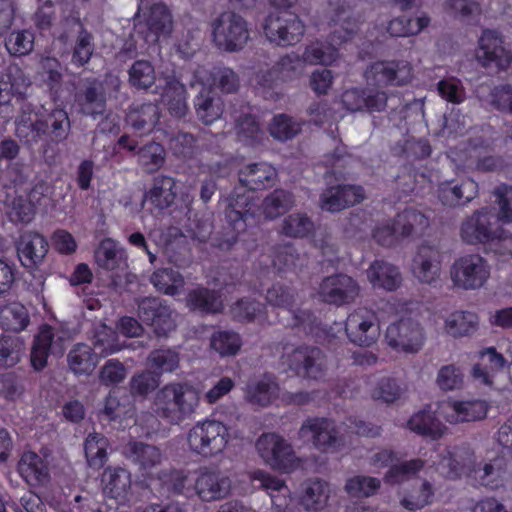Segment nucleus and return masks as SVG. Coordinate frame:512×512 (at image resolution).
I'll use <instances>...</instances> for the list:
<instances>
[{"instance_id":"f257e3e1","label":"nucleus","mask_w":512,"mask_h":512,"mask_svg":"<svg viewBox=\"0 0 512 512\" xmlns=\"http://www.w3.org/2000/svg\"><path fill=\"white\" fill-rule=\"evenodd\" d=\"M71 132V121L65 109L55 108L48 114L23 108L15 118V136L29 150H33L44 136L51 143L67 140Z\"/></svg>"},{"instance_id":"f03ea898","label":"nucleus","mask_w":512,"mask_h":512,"mask_svg":"<svg viewBox=\"0 0 512 512\" xmlns=\"http://www.w3.org/2000/svg\"><path fill=\"white\" fill-rule=\"evenodd\" d=\"M511 188L505 184L496 187L493 191L495 202L499 206V213L493 209L483 207L467 216L460 226V237L468 244H486L494 242L499 235V221L509 223L512 221V208L509 205L508 194Z\"/></svg>"},{"instance_id":"7ed1b4c3","label":"nucleus","mask_w":512,"mask_h":512,"mask_svg":"<svg viewBox=\"0 0 512 512\" xmlns=\"http://www.w3.org/2000/svg\"><path fill=\"white\" fill-rule=\"evenodd\" d=\"M199 403L198 392L186 383H169L160 388L154 397L156 415L170 424H179L194 413Z\"/></svg>"},{"instance_id":"20e7f679","label":"nucleus","mask_w":512,"mask_h":512,"mask_svg":"<svg viewBox=\"0 0 512 512\" xmlns=\"http://www.w3.org/2000/svg\"><path fill=\"white\" fill-rule=\"evenodd\" d=\"M122 81L119 76L106 73L103 79L89 77L82 79L75 94L79 112L96 119L102 116L108 99H116L120 93Z\"/></svg>"},{"instance_id":"39448f33","label":"nucleus","mask_w":512,"mask_h":512,"mask_svg":"<svg viewBox=\"0 0 512 512\" xmlns=\"http://www.w3.org/2000/svg\"><path fill=\"white\" fill-rule=\"evenodd\" d=\"M276 349L280 353V365L295 375L309 379L322 378L327 370V358L321 349L315 346H297L282 341Z\"/></svg>"},{"instance_id":"423d86ee","label":"nucleus","mask_w":512,"mask_h":512,"mask_svg":"<svg viewBox=\"0 0 512 512\" xmlns=\"http://www.w3.org/2000/svg\"><path fill=\"white\" fill-rule=\"evenodd\" d=\"M173 26L172 13L165 4L140 1L134 16V27L146 42L156 43L161 38L169 37Z\"/></svg>"},{"instance_id":"0eeeda50","label":"nucleus","mask_w":512,"mask_h":512,"mask_svg":"<svg viewBox=\"0 0 512 512\" xmlns=\"http://www.w3.org/2000/svg\"><path fill=\"white\" fill-rule=\"evenodd\" d=\"M229 439L230 435L226 425L212 419L197 422L187 434L190 450L205 458L221 454Z\"/></svg>"},{"instance_id":"6e6552de","label":"nucleus","mask_w":512,"mask_h":512,"mask_svg":"<svg viewBox=\"0 0 512 512\" xmlns=\"http://www.w3.org/2000/svg\"><path fill=\"white\" fill-rule=\"evenodd\" d=\"M211 28L214 44L226 52L242 50L250 39L247 21L234 11L220 13L211 22Z\"/></svg>"},{"instance_id":"1a4fd4ad","label":"nucleus","mask_w":512,"mask_h":512,"mask_svg":"<svg viewBox=\"0 0 512 512\" xmlns=\"http://www.w3.org/2000/svg\"><path fill=\"white\" fill-rule=\"evenodd\" d=\"M251 204L252 199L249 195L234 191L225 210L227 227L216 238L215 245L218 248L230 250L237 243L239 234L246 230L247 221L254 217L250 212Z\"/></svg>"},{"instance_id":"9d476101","label":"nucleus","mask_w":512,"mask_h":512,"mask_svg":"<svg viewBox=\"0 0 512 512\" xmlns=\"http://www.w3.org/2000/svg\"><path fill=\"white\" fill-rule=\"evenodd\" d=\"M189 86L192 89L199 88L194 99L198 120L205 125L218 120L224 112V103L212 86L208 85V70L203 67L194 70L189 79Z\"/></svg>"},{"instance_id":"9b49d317","label":"nucleus","mask_w":512,"mask_h":512,"mask_svg":"<svg viewBox=\"0 0 512 512\" xmlns=\"http://www.w3.org/2000/svg\"><path fill=\"white\" fill-rule=\"evenodd\" d=\"M385 340L398 352L414 354L419 352L425 343V329L414 318H401L387 327Z\"/></svg>"},{"instance_id":"f8f14e48","label":"nucleus","mask_w":512,"mask_h":512,"mask_svg":"<svg viewBox=\"0 0 512 512\" xmlns=\"http://www.w3.org/2000/svg\"><path fill=\"white\" fill-rule=\"evenodd\" d=\"M453 283L462 289H478L490 276L487 261L479 254H469L455 260L451 267Z\"/></svg>"},{"instance_id":"ddd939ff","label":"nucleus","mask_w":512,"mask_h":512,"mask_svg":"<svg viewBox=\"0 0 512 512\" xmlns=\"http://www.w3.org/2000/svg\"><path fill=\"white\" fill-rule=\"evenodd\" d=\"M348 339L355 345L369 347L380 337V324L371 309L359 307L351 312L345 322Z\"/></svg>"},{"instance_id":"4468645a","label":"nucleus","mask_w":512,"mask_h":512,"mask_svg":"<svg viewBox=\"0 0 512 512\" xmlns=\"http://www.w3.org/2000/svg\"><path fill=\"white\" fill-rule=\"evenodd\" d=\"M298 436L303 442L312 443L315 448L323 452L335 450L341 443L334 422L323 417L307 418L302 423Z\"/></svg>"},{"instance_id":"2eb2a0df","label":"nucleus","mask_w":512,"mask_h":512,"mask_svg":"<svg viewBox=\"0 0 512 512\" xmlns=\"http://www.w3.org/2000/svg\"><path fill=\"white\" fill-rule=\"evenodd\" d=\"M267 39L279 46H289L297 43L304 34V24L295 15H269L263 26Z\"/></svg>"},{"instance_id":"dca6fc26","label":"nucleus","mask_w":512,"mask_h":512,"mask_svg":"<svg viewBox=\"0 0 512 512\" xmlns=\"http://www.w3.org/2000/svg\"><path fill=\"white\" fill-rule=\"evenodd\" d=\"M138 317L151 326L157 336H166L174 330L172 310L156 297H143L137 300Z\"/></svg>"},{"instance_id":"f3484780","label":"nucleus","mask_w":512,"mask_h":512,"mask_svg":"<svg viewBox=\"0 0 512 512\" xmlns=\"http://www.w3.org/2000/svg\"><path fill=\"white\" fill-rule=\"evenodd\" d=\"M359 286L350 276L337 274L324 278L319 287L322 301L337 306L355 301Z\"/></svg>"},{"instance_id":"a211bd4d","label":"nucleus","mask_w":512,"mask_h":512,"mask_svg":"<svg viewBox=\"0 0 512 512\" xmlns=\"http://www.w3.org/2000/svg\"><path fill=\"white\" fill-rule=\"evenodd\" d=\"M256 449L266 463L277 469H287L294 462V452L281 436L274 433L261 435Z\"/></svg>"},{"instance_id":"6ab92c4d","label":"nucleus","mask_w":512,"mask_h":512,"mask_svg":"<svg viewBox=\"0 0 512 512\" xmlns=\"http://www.w3.org/2000/svg\"><path fill=\"white\" fill-rule=\"evenodd\" d=\"M304 61L295 53L282 56L270 69L257 75L258 84L271 88L280 82H289L300 78L304 72Z\"/></svg>"},{"instance_id":"aec40b11","label":"nucleus","mask_w":512,"mask_h":512,"mask_svg":"<svg viewBox=\"0 0 512 512\" xmlns=\"http://www.w3.org/2000/svg\"><path fill=\"white\" fill-rule=\"evenodd\" d=\"M441 272V252L434 245L422 244L412 260V273L421 283L432 285Z\"/></svg>"},{"instance_id":"412c9836","label":"nucleus","mask_w":512,"mask_h":512,"mask_svg":"<svg viewBox=\"0 0 512 512\" xmlns=\"http://www.w3.org/2000/svg\"><path fill=\"white\" fill-rule=\"evenodd\" d=\"M231 479L220 470L205 469L197 477L194 488L202 501L224 499L231 491Z\"/></svg>"},{"instance_id":"4be33fe9","label":"nucleus","mask_w":512,"mask_h":512,"mask_svg":"<svg viewBox=\"0 0 512 512\" xmlns=\"http://www.w3.org/2000/svg\"><path fill=\"white\" fill-rule=\"evenodd\" d=\"M476 58L485 67L495 64L501 69L506 68L511 61V55L503 46L502 38L494 30H485L482 33Z\"/></svg>"},{"instance_id":"5701e85b","label":"nucleus","mask_w":512,"mask_h":512,"mask_svg":"<svg viewBox=\"0 0 512 512\" xmlns=\"http://www.w3.org/2000/svg\"><path fill=\"white\" fill-rule=\"evenodd\" d=\"M16 248L21 264L32 269L43 262L48 252V242L39 233L26 231L19 237Z\"/></svg>"},{"instance_id":"b1692460","label":"nucleus","mask_w":512,"mask_h":512,"mask_svg":"<svg viewBox=\"0 0 512 512\" xmlns=\"http://www.w3.org/2000/svg\"><path fill=\"white\" fill-rule=\"evenodd\" d=\"M439 201L447 207L463 206L471 202L478 194V184L472 179L461 182L444 181L437 189Z\"/></svg>"},{"instance_id":"393cba45","label":"nucleus","mask_w":512,"mask_h":512,"mask_svg":"<svg viewBox=\"0 0 512 512\" xmlns=\"http://www.w3.org/2000/svg\"><path fill=\"white\" fill-rule=\"evenodd\" d=\"M364 199L362 187L339 185L328 188L320 198L321 208L329 212H338L353 206Z\"/></svg>"},{"instance_id":"a878e982","label":"nucleus","mask_w":512,"mask_h":512,"mask_svg":"<svg viewBox=\"0 0 512 512\" xmlns=\"http://www.w3.org/2000/svg\"><path fill=\"white\" fill-rule=\"evenodd\" d=\"M332 21L336 28L331 34V40L340 44L358 31L359 14L350 1H339L335 4Z\"/></svg>"},{"instance_id":"bb28decb","label":"nucleus","mask_w":512,"mask_h":512,"mask_svg":"<svg viewBox=\"0 0 512 512\" xmlns=\"http://www.w3.org/2000/svg\"><path fill=\"white\" fill-rule=\"evenodd\" d=\"M487 405L481 400L448 401L443 416L451 424L482 420L486 417Z\"/></svg>"},{"instance_id":"cd10ccee","label":"nucleus","mask_w":512,"mask_h":512,"mask_svg":"<svg viewBox=\"0 0 512 512\" xmlns=\"http://www.w3.org/2000/svg\"><path fill=\"white\" fill-rule=\"evenodd\" d=\"M410 68L407 65L402 67L395 62H375L365 71V78L372 85H402L408 78Z\"/></svg>"},{"instance_id":"c85d7f7f","label":"nucleus","mask_w":512,"mask_h":512,"mask_svg":"<svg viewBox=\"0 0 512 512\" xmlns=\"http://www.w3.org/2000/svg\"><path fill=\"white\" fill-rule=\"evenodd\" d=\"M159 106L153 102L132 103L126 113V122L141 133L153 131L160 120Z\"/></svg>"},{"instance_id":"c756f323","label":"nucleus","mask_w":512,"mask_h":512,"mask_svg":"<svg viewBox=\"0 0 512 512\" xmlns=\"http://www.w3.org/2000/svg\"><path fill=\"white\" fill-rule=\"evenodd\" d=\"M124 456L140 471H149L162 461L161 450L142 441H130L123 448Z\"/></svg>"},{"instance_id":"7c9ffc66","label":"nucleus","mask_w":512,"mask_h":512,"mask_svg":"<svg viewBox=\"0 0 512 512\" xmlns=\"http://www.w3.org/2000/svg\"><path fill=\"white\" fill-rule=\"evenodd\" d=\"M295 206L294 194L282 188L268 193L261 202L260 211L266 220H276Z\"/></svg>"},{"instance_id":"2f4dec72","label":"nucleus","mask_w":512,"mask_h":512,"mask_svg":"<svg viewBox=\"0 0 512 512\" xmlns=\"http://www.w3.org/2000/svg\"><path fill=\"white\" fill-rule=\"evenodd\" d=\"M367 277L374 287L387 291L396 290L402 282L398 267L384 260L374 261L367 270Z\"/></svg>"},{"instance_id":"473e14b6","label":"nucleus","mask_w":512,"mask_h":512,"mask_svg":"<svg viewBox=\"0 0 512 512\" xmlns=\"http://www.w3.org/2000/svg\"><path fill=\"white\" fill-rule=\"evenodd\" d=\"M276 170L266 163L250 164L239 172V181L251 191L261 190L273 184Z\"/></svg>"},{"instance_id":"72a5a7b5","label":"nucleus","mask_w":512,"mask_h":512,"mask_svg":"<svg viewBox=\"0 0 512 512\" xmlns=\"http://www.w3.org/2000/svg\"><path fill=\"white\" fill-rule=\"evenodd\" d=\"M186 305L193 312L202 314H215L223 309V302L215 290L206 287H197L188 292Z\"/></svg>"},{"instance_id":"f704fd0d","label":"nucleus","mask_w":512,"mask_h":512,"mask_svg":"<svg viewBox=\"0 0 512 512\" xmlns=\"http://www.w3.org/2000/svg\"><path fill=\"white\" fill-rule=\"evenodd\" d=\"M474 464V453L467 447H456L447 451L438 463V470L446 477H457L463 469Z\"/></svg>"},{"instance_id":"c9c22d12","label":"nucleus","mask_w":512,"mask_h":512,"mask_svg":"<svg viewBox=\"0 0 512 512\" xmlns=\"http://www.w3.org/2000/svg\"><path fill=\"white\" fill-rule=\"evenodd\" d=\"M407 427L418 435L432 440L440 439L447 429L433 412L427 410L413 414L407 421Z\"/></svg>"},{"instance_id":"e433bc0d","label":"nucleus","mask_w":512,"mask_h":512,"mask_svg":"<svg viewBox=\"0 0 512 512\" xmlns=\"http://www.w3.org/2000/svg\"><path fill=\"white\" fill-rule=\"evenodd\" d=\"M431 212H422L407 208L399 213L395 220V230L403 236L423 233L430 225Z\"/></svg>"},{"instance_id":"4c0bfd02","label":"nucleus","mask_w":512,"mask_h":512,"mask_svg":"<svg viewBox=\"0 0 512 512\" xmlns=\"http://www.w3.org/2000/svg\"><path fill=\"white\" fill-rule=\"evenodd\" d=\"M29 86L28 79L16 66L9 67L0 77V106L9 104L13 97H21Z\"/></svg>"},{"instance_id":"58836bf2","label":"nucleus","mask_w":512,"mask_h":512,"mask_svg":"<svg viewBox=\"0 0 512 512\" xmlns=\"http://www.w3.org/2000/svg\"><path fill=\"white\" fill-rule=\"evenodd\" d=\"M95 261L99 267L109 271H124L127 268L124 252L110 238L101 241L95 250Z\"/></svg>"},{"instance_id":"ea45409f","label":"nucleus","mask_w":512,"mask_h":512,"mask_svg":"<svg viewBox=\"0 0 512 512\" xmlns=\"http://www.w3.org/2000/svg\"><path fill=\"white\" fill-rule=\"evenodd\" d=\"M330 493V485L326 481L311 479L305 482L301 501L306 510L321 511L327 506Z\"/></svg>"},{"instance_id":"a19ab883","label":"nucleus","mask_w":512,"mask_h":512,"mask_svg":"<svg viewBox=\"0 0 512 512\" xmlns=\"http://www.w3.org/2000/svg\"><path fill=\"white\" fill-rule=\"evenodd\" d=\"M18 472L30 485L44 483L49 475L42 458L34 452H26L21 456L18 462Z\"/></svg>"},{"instance_id":"79ce46f5","label":"nucleus","mask_w":512,"mask_h":512,"mask_svg":"<svg viewBox=\"0 0 512 512\" xmlns=\"http://www.w3.org/2000/svg\"><path fill=\"white\" fill-rule=\"evenodd\" d=\"M277 231L282 236L301 239L312 234L314 223L306 213L294 212L281 221Z\"/></svg>"},{"instance_id":"37998d69","label":"nucleus","mask_w":512,"mask_h":512,"mask_svg":"<svg viewBox=\"0 0 512 512\" xmlns=\"http://www.w3.org/2000/svg\"><path fill=\"white\" fill-rule=\"evenodd\" d=\"M67 361L76 375H89L97 365V355L90 346L79 343L69 351Z\"/></svg>"},{"instance_id":"c03bdc74","label":"nucleus","mask_w":512,"mask_h":512,"mask_svg":"<svg viewBox=\"0 0 512 512\" xmlns=\"http://www.w3.org/2000/svg\"><path fill=\"white\" fill-rule=\"evenodd\" d=\"M92 344L95 354L100 357H107L124 348V345L118 340L117 332L106 324H99L95 327Z\"/></svg>"},{"instance_id":"a18cd8bd","label":"nucleus","mask_w":512,"mask_h":512,"mask_svg":"<svg viewBox=\"0 0 512 512\" xmlns=\"http://www.w3.org/2000/svg\"><path fill=\"white\" fill-rule=\"evenodd\" d=\"M162 97L172 116L181 118L186 115L188 105L186 102V89L184 84L176 79L169 80L166 83Z\"/></svg>"},{"instance_id":"49530a36","label":"nucleus","mask_w":512,"mask_h":512,"mask_svg":"<svg viewBox=\"0 0 512 512\" xmlns=\"http://www.w3.org/2000/svg\"><path fill=\"white\" fill-rule=\"evenodd\" d=\"M478 328V316L469 311H455L445 320L446 332L454 338L470 336Z\"/></svg>"},{"instance_id":"de8ad7c7","label":"nucleus","mask_w":512,"mask_h":512,"mask_svg":"<svg viewBox=\"0 0 512 512\" xmlns=\"http://www.w3.org/2000/svg\"><path fill=\"white\" fill-rule=\"evenodd\" d=\"M54 333L50 326H42L35 336L31 350V364L35 370L40 371L47 365V358L53 349Z\"/></svg>"},{"instance_id":"09e8293b","label":"nucleus","mask_w":512,"mask_h":512,"mask_svg":"<svg viewBox=\"0 0 512 512\" xmlns=\"http://www.w3.org/2000/svg\"><path fill=\"white\" fill-rule=\"evenodd\" d=\"M29 322L28 311L21 303L12 302L0 309V323L6 331L21 332Z\"/></svg>"},{"instance_id":"8fccbe9b","label":"nucleus","mask_w":512,"mask_h":512,"mask_svg":"<svg viewBox=\"0 0 512 512\" xmlns=\"http://www.w3.org/2000/svg\"><path fill=\"white\" fill-rule=\"evenodd\" d=\"M175 186L174 179L168 176H158L154 179L153 187L146 195V200L149 201L158 209L169 207L175 199Z\"/></svg>"},{"instance_id":"3c124183","label":"nucleus","mask_w":512,"mask_h":512,"mask_svg":"<svg viewBox=\"0 0 512 512\" xmlns=\"http://www.w3.org/2000/svg\"><path fill=\"white\" fill-rule=\"evenodd\" d=\"M71 24L78 33L72 54V63L81 67L89 62L94 52L93 36L79 20L73 19Z\"/></svg>"},{"instance_id":"603ef678","label":"nucleus","mask_w":512,"mask_h":512,"mask_svg":"<svg viewBox=\"0 0 512 512\" xmlns=\"http://www.w3.org/2000/svg\"><path fill=\"white\" fill-rule=\"evenodd\" d=\"M107 495L114 499H124L131 487L130 473L123 468L107 469L104 473Z\"/></svg>"},{"instance_id":"864d4df0","label":"nucleus","mask_w":512,"mask_h":512,"mask_svg":"<svg viewBox=\"0 0 512 512\" xmlns=\"http://www.w3.org/2000/svg\"><path fill=\"white\" fill-rule=\"evenodd\" d=\"M152 285L167 295H176L183 288V276L173 268H161L154 271L150 277Z\"/></svg>"},{"instance_id":"5fc2aeb1","label":"nucleus","mask_w":512,"mask_h":512,"mask_svg":"<svg viewBox=\"0 0 512 512\" xmlns=\"http://www.w3.org/2000/svg\"><path fill=\"white\" fill-rule=\"evenodd\" d=\"M338 57L334 44L316 41L305 48L302 55L304 63L310 65H331Z\"/></svg>"},{"instance_id":"6e6d98bb","label":"nucleus","mask_w":512,"mask_h":512,"mask_svg":"<svg viewBox=\"0 0 512 512\" xmlns=\"http://www.w3.org/2000/svg\"><path fill=\"white\" fill-rule=\"evenodd\" d=\"M128 76L129 84L138 90L149 89L156 80L154 67L148 60L135 61L128 70Z\"/></svg>"},{"instance_id":"4d7b16f0","label":"nucleus","mask_w":512,"mask_h":512,"mask_svg":"<svg viewBox=\"0 0 512 512\" xmlns=\"http://www.w3.org/2000/svg\"><path fill=\"white\" fill-rule=\"evenodd\" d=\"M465 375L461 367L455 364H446L439 368L435 385L442 392L460 390L464 386Z\"/></svg>"},{"instance_id":"13d9d810","label":"nucleus","mask_w":512,"mask_h":512,"mask_svg":"<svg viewBox=\"0 0 512 512\" xmlns=\"http://www.w3.org/2000/svg\"><path fill=\"white\" fill-rule=\"evenodd\" d=\"M148 366L160 377L163 373L173 372L179 367V354L171 349L152 351L147 358Z\"/></svg>"},{"instance_id":"bf43d9fd","label":"nucleus","mask_w":512,"mask_h":512,"mask_svg":"<svg viewBox=\"0 0 512 512\" xmlns=\"http://www.w3.org/2000/svg\"><path fill=\"white\" fill-rule=\"evenodd\" d=\"M210 346L222 357L235 356L242 346V341L236 332L216 331L211 336Z\"/></svg>"},{"instance_id":"052dcab7","label":"nucleus","mask_w":512,"mask_h":512,"mask_svg":"<svg viewBox=\"0 0 512 512\" xmlns=\"http://www.w3.org/2000/svg\"><path fill=\"white\" fill-rule=\"evenodd\" d=\"M278 394V385L270 379H262L247 388V399L258 406L269 405Z\"/></svg>"},{"instance_id":"680f3d73","label":"nucleus","mask_w":512,"mask_h":512,"mask_svg":"<svg viewBox=\"0 0 512 512\" xmlns=\"http://www.w3.org/2000/svg\"><path fill=\"white\" fill-rule=\"evenodd\" d=\"M404 392L405 388L398 380L383 377L375 384L370 394L375 401L390 404L398 400Z\"/></svg>"},{"instance_id":"e2e57ef3","label":"nucleus","mask_w":512,"mask_h":512,"mask_svg":"<svg viewBox=\"0 0 512 512\" xmlns=\"http://www.w3.org/2000/svg\"><path fill=\"white\" fill-rule=\"evenodd\" d=\"M301 130V123L285 114L274 116L269 125L271 136L279 141L289 140L299 134Z\"/></svg>"},{"instance_id":"0e129e2a","label":"nucleus","mask_w":512,"mask_h":512,"mask_svg":"<svg viewBox=\"0 0 512 512\" xmlns=\"http://www.w3.org/2000/svg\"><path fill=\"white\" fill-rule=\"evenodd\" d=\"M235 131L238 139L247 144L261 140L264 135L259 122L251 114L240 115L235 120Z\"/></svg>"},{"instance_id":"69168bd1","label":"nucleus","mask_w":512,"mask_h":512,"mask_svg":"<svg viewBox=\"0 0 512 512\" xmlns=\"http://www.w3.org/2000/svg\"><path fill=\"white\" fill-rule=\"evenodd\" d=\"M469 470L473 472L475 480L481 485L493 487L496 486L501 476V461L494 459L487 463H476V458L474 457V464Z\"/></svg>"},{"instance_id":"338daca9","label":"nucleus","mask_w":512,"mask_h":512,"mask_svg":"<svg viewBox=\"0 0 512 512\" xmlns=\"http://www.w3.org/2000/svg\"><path fill=\"white\" fill-rule=\"evenodd\" d=\"M138 162L148 172L158 170L165 161V150L162 145L156 142H150L137 151Z\"/></svg>"},{"instance_id":"774afa93","label":"nucleus","mask_w":512,"mask_h":512,"mask_svg":"<svg viewBox=\"0 0 512 512\" xmlns=\"http://www.w3.org/2000/svg\"><path fill=\"white\" fill-rule=\"evenodd\" d=\"M380 487V480L374 477L357 475L347 480L345 490L356 498L369 497Z\"/></svg>"}]
</instances>
